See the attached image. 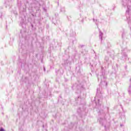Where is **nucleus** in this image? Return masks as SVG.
I'll return each instance as SVG.
<instances>
[{
    "label": "nucleus",
    "instance_id": "obj_1",
    "mask_svg": "<svg viewBox=\"0 0 131 131\" xmlns=\"http://www.w3.org/2000/svg\"><path fill=\"white\" fill-rule=\"evenodd\" d=\"M129 12H130V10L129 9H128L127 11H126V14H128V13H129Z\"/></svg>",
    "mask_w": 131,
    "mask_h": 131
},
{
    "label": "nucleus",
    "instance_id": "obj_2",
    "mask_svg": "<svg viewBox=\"0 0 131 131\" xmlns=\"http://www.w3.org/2000/svg\"><path fill=\"white\" fill-rule=\"evenodd\" d=\"M0 131H5V130H4V129H3V128H1V129H0Z\"/></svg>",
    "mask_w": 131,
    "mask_h": 131
}]
</instances>
